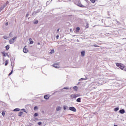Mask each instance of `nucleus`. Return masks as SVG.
<instances>
[{
	"mask_svg": "<svg viewBox=\"0 0 126 126\" xmlns=\"http://www.w3.org/2000/svg\"><path fill=\"white\" fill-rule=\"evenodd\" d=\"M74 3L78 6H79V7H85V6L81 4V1H80V0H75Z\"/></svg>",
	"mask_w": 126,
	"mask_h": 126,
	"instance_id": "f257e3e1",
	"label": "nucleus"
},
{
	"mask_svg": "<svg viewBox=\"0 0 126 126\" xmlns=\"http://www.w3.org/2000/svg\"><path fill=\"white\" fill-rule=\"evenodd\" d=\"M116 66L119 67V68H120V69H122V70H124V68H125V67H126V66H125V65H124V64L122 63H116Z\"/></svg>",
	"mask_w": 126,
	"mask_h": 126,
	"instance_id": "f03ea898",
	"label": "nucleus"
},
{
	"mask_svg": "<svg viewBox=\"0 0 126 126\" xmlns=\"http://www.w3.org/2000/svg\"><path fill=\"white\" fill-rule=\"evenodd\" d=\"M16 39V37H13L12 39L9 40V44H13L14 43V40Z\"/></svg>",
	"mask_w": 126,
	"mask_h": 126,
	"instance_id": "7ed1b4c3",
	"label": "nucleus"
},
{
	"mask_svg": "<svg viewBox=\"0 0 126 126\" xmlns=\"http://www.w3.org/2000/svg\"><path fill=\"white\" fill-rule=\"evenodd\" d=\"M69 110L72 111V112H76V109L74 107H70Z\"/></svg>",
	"mask_w": 126,
	"mask_h": 126,
	"instance_id": "20e7f679",
	"label": "nucleus"
},
{
	"mask_svg": "<svg viewBox=\"0 0 126 126\" xmlns=\"http://www.w3.org/2000/svg\"><path fill=\"white\" fill-rule=\"evenodd\" d=\"M53 66H54V67L58 68V67H59L60 65H59V63H55L53 65Z\"/></svg>",
	"mask_w": 126,
	"mask_h": 126,
	"instance_id": "39448f33",
	"label": "nucleus"
},
{
	"mask_svg": "<svg viewBox=\"0 0 126 126\" xmlns=\"http://www.w3.org/2000/svg\"><path fill=\"white\" fill-rule=\"evenodd\" d=\"M64 89L65 90H69V88L68 87H64V88H63L62 90H61V91L62 92H63V90H64Z\"/></svg>",
	"mask_w": 126,
	"mask_h": 126,
	"instance_id": "423d86ee",
	"label": "nucleus"
},
{
	"mask_svg": "<svg viewBox=\"0 0 126 126\" xmlns=\"http://www.w3.org/2000/svg\"><path fill=\"white\" fill-rule=\"evenodd\" d=\"M23 52L25 54L28 53V49H26V46L23 49Z\"/></svg>",
	"mask_w": 126,
	"mask_h": 126,
	"instance_id": "0eeeda50",
	"label": "nucleus"
},
{
	"mask_svg": "<svg viewBox=\"0 0 126 126\" xmlns=\"http://www.w3.org/2000/svg\"><path fill=\"white\" fill-rule=\"evenodd\" d=\"M119 113L120 114H125L126 113V111H125V109H121L119 111Z\"/></svg>",
	"mask_w": 126,
	"mask_h": 126,
	"instance_id": "6e6552de",
	"label": "nucleus"
},
{
	"mask_svg": "<svg viewBox=\"0 0 126 126\" xmlns=\"http://www.w3.org/2000/svg\"><path fill=\"white\" fill-rule=\"evenodd\" d=\"M44 98L45 99V100H48L49 98H50V95H45L44 96Z\"/></svg>",
	"mask_w": 126,
	"mask_h": 126,
	"instance_id": "1a4fd4ad",
	"label": "nucleus"
},
{
	"mask_svg": "<svg viewBox=\"0 0 126 126\" xmlns=\"http://www.w3.org/2000/svg\"><path fill=\"white\" fill-rule=\"evenodd\" d=\"M73 90L74 91H77V90H78V88L77 87V86H74L73 87Z\"/></svg>",
	"mask_w": 126,
	"mask_h": 126,
	"instance_id": "9d476101",
	"label": "nucleus"
},
{
	"mask_svg": "<svg viewBox=\"0 0 126 126\" xmlns=\"http://www.w3.org/2000/svg\"><path fill=\"white\" fill-rule=\"evenodd\" d=\"M61 110H62V107H61V106H58L56 108V111H61Z\"/></svg>",
	"mask_w": 126,
	"mask_h": 126,
	"instance_id": "9b49d317",
	"label": "nucleus"
},
{
	"mask_svg": "<svg viewBox=\"0 0 126 126\" xmlns=\"http://www.w3.org/2000/svg\"><path fill=\"white\" fill-rule=\"evenodd\" d=\"M63 109L64 111H66V110H68V107H67L66 106H63Z\"/></svg>",
	"mask_w": 126,
	"mask_h": 126,
	"instance_id": "f8f14e48",
	"label": "nucleus"
},
{
	"mask_svg": "<svg viewBox=\"0 0 126 126\" xmlns=\"http://www.w3.org/2000/svg\"><path fill=\"white\" fill-rule=\"evenodd\" d=\"M82 57H84L85 56V51H82L81 52Z\"/></svg>",
	"mask_w": 126,
	"mask_h": 126,
	"instance_id": "ddd939ff",
	"label": "nucleus"
},
{
	"mask_svg": "<svg viewBox=\"0 0 126 126\" xmlns=\"http://www.w3.org/2000/svg\"><path fill=\"white\" fill-rule=\"evenodd\" d=\"M20 111V109L19 108H15L13 110L14 112H19Z\"/></svg>",
	"mask_w": 126,
	"mask_h": 126,
	"instance_id": "4468645a",
	"label": "nucleus"
},
{
	"mask_svg": "<svg viewBox=\"0 0 126 126\" xmlns=\"http://www.w3.org/2000/svg\"><path fill=\"white\" fill-rule=\"evenodd\" d=\"M39 110V107L38 106H35L34 107V111H38Z\"/></svg>",
	"mask_w": 126,
	"mask_h": 126,
	"instance_id": "2eb2a0df",
	"label": "nucleus"
},
{
	"mask_svg": "<svg viewBox=\"0 0 126 126\" xmlns=\"http://www.w3.org/2000/svg\"><path fill=\"white\" fill-rule=\"evenodd\" d=\"M6 51H8L9 50V45H7L5 47Z\"/></svg>",
	"mask_w": 126,
	"mask_h": 126,
	"instance_id": "dca6fc26",
	"label": "nucleus"
},
{
	"mask_svg": "<svg viewBox=\"0 0 126 126\" xmlns=\"http://www.w3.org/2000/svg\"><path fill=\"white\" fill-rule=\"evenodd\" d=\"M5 5H3L2 7H0V12L2 11L5 7Z\"/></svg>",
	"mask_w": 126,
	"mask_h": 126,
	"instance_id": "f3484780",
	"label": "nucleus"
},
{
	"mask_svg": "<svg viewBox=\"0 0 126 126\" xmlns=\"http://www.w3.org/2000/svg\"><path fill=\"white\" fill-rule=\"evenodd\" d=\"M22 115H23V112H20L18 114L19 117H21V116H22Z\"/></svg>",
	"mask_w": 126,
	"mask_h": 126,
	"instance_id": "a211bd4d",
	"label": "nucleus"
},
{
	"mask_svg": "<svg viewBox=\"0 0 126 126\" xmlns=\"http://www.w3.org/2000/svg\"><path fill=\"white\" fill-rule=\"evenodd\" d=\"M32 40V38H29V41H30V44H33V43H34V42Z\"/></svg>",
	"mask_w": 126,
	"mask_h": 126,
	"instance_id": "6ab92c4d",
	"label": "nucleus"
},
{
	"mask_svg": "<svg viewBox=\"0 0 126 126\" xmlns=\"http://www.w3.org/2000/svg\"><path fill=\"white\" fill-rule=\"evenodd\" d=\"M120 108H119V107H116L115 108H114V111L115 112H118V111H119Z\"/></svg>",
	"mask_w": 126,
	"mask_h": 126,
	"instance_id": "aec40b11",
	"label": "nucleus"
},
{
	"mask_svg": "<svg viewBox=\"0 0 126 126\" xmlns=\"http://www.w3.org/2000/svg\"><path fill=\"white\" fill-rule=\"evenodd\" d=\"M55 53V50L52 49L51 52H50V54H54Z\"/></svg>",
	"mask_w": 126,
	"mask_h": 126,
	"instance_id": "412c9836",
	"label": "nucleus"
},
{
	"mask_svg": "<svg viewBox=\"0 0 126 126\" xmlns=\"http://www.w3.org/2000/svg\"><path fill=\"white\" fill-rule=\"evenodd\" d=\"M90 0V1H91V2H92V3H95V2L97 0Z\"/></svg>",
	"mask_w": 126,
	"mask_h": 126,
	"instance_id": "4be33fe9",
	"label": "nucleus"
},
{
	"mask_svg": "<svg viewBox=\"0 0 126 126\" xmlns=\"http://www.w3.org/2000/svg\"><path fill=\"white\" fill-rule=\"evenodd\" d=\"M77 102H81V98H78L77 99Z\"/></svg>",
	"mask_w": 126,
	"mask_h": 126,
	"instance_id": "5701e85b",
	"label": "nucleus"
},
{
	"mask_svg": "<svg viewBox=\"0 0 126 126\" xmlns=\"http://www.w3.org/2000/svg\"><path fill=\"white\" fill-rule=\"evenodd\" d=\"M80 30V28L79 27H77L76 28V32H79Z\"/></svg>",
	"mask_w": 126,
	"mask_h": 126,
	"instance_id": "b1692460",
	"label": "nucleus"
},
{
	"mask_svg": "<svg viewBox=\"0 0 126 126\" xmlns=\"http://www.w3.org/2000/svg\"><path fill=\"white\" fill-rule=\"evenodd\" d=\"M38 20H36V21H35L34 22H33V24H38Z\"/></svg>",
	"mask_w": 126,
	"mask_h": 126,
	"instance_id": "393cba45",
	"label": "nucleus"
},
{
	"mask_svg": "<svg viewBox=\"0 0 126 126\" xmlns=\"http://www.w3.org/2000/svg\"><path fill=\"white\" fill-rule=\"evenodd\" d=\"M86 28H89V24H88V23L86 24V25L85 26Z\"/></svg>",
	"mask_w": 126,
	"mask_h": 126,
	"instance_id": "a878e982",
	"label": "nucleus"
},
{
	"mask_svg": "<svg viewBox=\"0 0 126 126\" xmlns=\"http://www.w3.org/2000/svg\"><path fill=\"white\" fill-rule=\"evenodd\" d=\"M2 116H5V112L2 111L1 113Z\"/></svg>",
	"mask_w": 126,
	"mask_h": 126,
	"instance_id": "bb28decb",
	"label": "nucleus"
},
{
	"mask_svg": "<svg viewBox=\"0 0 126 126\" xmlns=\"http://www.w3.org/2000/svg\"><path fill=\"white\" fill-rule=\"evenodd\" d=\"M39 115V114H38V113H36L34 114V117H38V116Z\"/></svg>",
	"mask_w": 126,
	"mask_h": 126,
	"instance_id": "cd10ccee",
	"label": "nucleus"
},
{
	"mask_svg": "<svg viewBox=\"0 0 126 126\" xmlns=\"http://www.w3.org/2000/svg\"><path fill=\"white\" fill-rule=\"evenodd\" d=\"M8 64V62H7V61H6L5 65L6 66V65H7Z\"/></svg>",
	"mask_w": 126,
	"mask_h": 126,
	"instance_id": "c85d7f7f",
	"label": "nucleus"
},
{
	"mask_svg": "<svg viewBox=\"0 0 126 126\" xmlns=\"http://www.w3.org/2000/svg\"><path fill=\"white\" fill-rule=\"evenodd\" d=\"M37 125H38V126H41V125H42V122H39L37 123Z\"/></svg>",
	"mask_w": 126,
	"mask_h": 126,
	"instance_id": "c756f323",
	"label": "nucleus"
},
{
	"mask_svg": "<svg viewBox=\"0 0 126 126\" xmlns=\"http://www.w3.org/2000/svg\"><path fill=\"white\" fill-rule=\"evenodd\" d=\"M12 72H13V70H12V71H11V72H10V73H9V76L10 75H11V74H12Z\"/></svg>",
	"mask_w": 126,
	"mask_h": 126,
	"instance_id": "7c9ffc66",
	"label": "nucleus"
},
{
	"mask_svg": "<svg viewBox=\"0 0 126 126\" xmlns=\"http://www.w3.org/2000/svg\"><path fill=\"white\" fill-rule=\"evenodd\" d=\"M21 111H23V112H25V113H26V111H25V109H22Z\"/></svg>",
	"mask_w": 126,
	"mask_h": 126,
	"instance_id": "2f4dec72",
	"label": "nucleus"
},
{
	"mask_svg": "<svg viewBox=\"0 0 126 126\" xmlns=\"http://www.w3.org/2000/svg\"><path fill=\"white\" fill-rule=\"evenodd\" d=\"M7 4H8V1H7L6 3H5V4L4 5H5V6H6V5H7Z\"/></svg>",
	"mask_w": 126,
	"mask_h": 126,
	"instance_id": "473e14b6",
	"label": "nucleus"
},
{
	"mask_svg": "<svg viewBox=\"0 0 126 126\" xmlns=\"http://www.w3.org/2000/svg\"><path fill=\"white\" fill-rule=\"evenodd\" d=\"M2 54L3 57H6L5 53H4V52H2Z\"/></svg>",
	"mask_w": 126,
	"mask_h": 126,
	"instance_id": "72a5a7b5",
	"label": "nucleus"
},
{
	"mask_svg": "<svg viewBox=\"0 0 126 126\" xmlns=\"http://www.w3.org/2000/svg\"><path fill=\"white\" fill-rule=\"evenodd\" d=\"M4 39H5V40H6L7 39V37L6 36H3Z\"/></svg>",
	"mask_w": 126,
	"mask_h": 126,
	"instance_id": "f704fd0d",
	"label": "nucleus"
},
{
	"mask_svg": "<svg viewBox=\"0 0 126 126\" xmlns=\"http://www.w3.org/2000/svg\"><path fill=\"white\" fill-rule=\"evenodd\" d=\"M94 47H96L97 48H99V45H94Z\"/></svg>",
	"mask_w": 126,
	"mask_h": 126,
	"instance_id": "c9c22d12",
	"label": "nucleus"
},
{
	"mask_svg": "<svg viewBox=\"0 0 126 126\" xmlns=\"http://www.w3.org/2000/svg\"><path fill=\"white\" fill-rule=\"evenodd\" d=\"M29 16V13H27L26 15V17H28Z\"/></svg>",
	"mask_w": 126,
	"mask_h": 126,
	"instance_id": "e433bc0d",
	"label": "nucleus"
},
{
	"mask_svg": "<svg viewBox=\"0 0 126 126\" xmlns=\"http://www.w3.org/2000/svg\"><path fill=\"white\" fill-rule=\"evenodd\" d=\"M59 35H57L56 36V38H57V39H59Z\"/></svg>",
	"mask_w": 126,
	"mask_h": 126,
	"instance_id": "4c0bfd02",
	"label": "nucleus"
},
{
	"mask_svg": "<svg viewBox=\"0 0 126 126\" xmlns=\"http://www.w3.org/2000/svg\"><path fill=\"white\" fill-rule=\"evenodd\" d=\"M5 25H6V26H7V25H8V23L7 22V23H5Z\"/></svg>",
	"mask_w": 126,
	"mask_h": 126,
	"instance_id": "58836bf2",
	"label": "nucleus"
},
{
	"mask_svg": "<svg viewBox=\"0 0 126 126\" xmlns=\"http://www.w3.org/2000/svg\"><path fill=\"white\" fill-rule=\"evenodd\" d=\"M59 31H60V29L57 30V33L59 32Z\"/></svg>",
	"mask_w": 126,
	"mask_h": 126,
	"instance_id": "ea45409f",
	"label": "nucleus"
},
{
	"mask_svg": "<svg viewBox=\"0 0 126 126\" xmlns=\"http://www.w3.org/2000/svg\"><path fill=\"white\" fill-rule=\"evenodd\" d=\"M37 45H40V42H38V43H37Z\"/></svg>",
	"mask_w": 126,
	"mask_h": 126,
	"instance_id": "a19ab883",
	"label": "nucleus"
},
{
	"mask_svg": "<svg viewBox=\"0 0 126 126\" xmlns=\"http://www.w3.org/2000/svg\"><path fill=\"white\" fill-rule=\"evenodd\" d=\"M114 126H118V125H114Z\"/></svg>",
	"mask_w": 126,
	"mask_h": 126,
	"instance_id": "79ce46f5",
	"label": "nucleus"
},
{
	"mask_svg": "<svg viewBox=\"0 0 126 126\" xmlns=\"http://www.w3.org/2000/svg\"><path fill=\"white\" fill-rule=\"evenodd\" d=\"M4 106H6V104H5Z\"/></svg>",
	"mask_w": 126,
	"mask_h": 126,
	"instance_id": "37998d69",
	"label": "nucleus"
},
{
	"mask_svg": "<svg viewBox=\"0 0 126 126\" xmlns=\"http://www.w3.org/2000/svg\"><path fill=\"white\" fill-rule=\"evenodd\" d=\"M71 0H69V1H70Z\"/></svg>",
	"mask_w": 126,
	"mask_h": 126,
	"instance_id": "c03bdc74",
	"label": "nucleus"
},
{
	"mask_svg": "<svg viewBox=\"0 0 126 126\" xmlns=\"http://www.w3.org/2000/svg\"><path fill=\"white\" fill-rule=\"evenodd\" d=\"M48 2H49L48 1L47 2V3H48Z\"/></svg>",
	"mask_w": 126,
	"mask_h": 126,
	"instance_id": "a18cd8bd",
	"label": "nucleus"
}]
</instances>
